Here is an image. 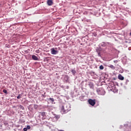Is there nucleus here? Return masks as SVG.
<instances>
[{
	"label": "nucleus",
	"instance_id": "nucleus-1",
	"mask_svg": "<svg viewBox=\"0 0 131 131\" xmlns=\"http://www.w3.org/2000/svg\"><path fill=\"white\" fill-rule=\"evenodd\" d=\"M60 108L61 109V113H63V114L68 113V112L71 110V107H70V105L67 103H63L60 105Z\"/></svg>",
	"mask_w": 131,
	"mask_h": 131
},
{
	"label": "nucleus",
	"instance_id": "nucleus-2",
	"mask_svg": "<svg viewBox=\"0 0 131 131\" xmlns=\"http://www.w3.org/2000/svg\"><path fill=\"white\" fill-rule=\"evenodd\" d=\"M96 92L99 95H100L101 96H104V95L106 94L105 90H104L103 88H98L97 89Z\"/></svg>",
	"mask_w": 131,
	"mask_h": 131
},
{
	"label": "nucleus",
	"instance_id": "nucleus-3",
	"mask_svg": "<svg viewBox=\"0 0 131 131\" xmlns=\"http://www.w3.org/2000/svg\"><path fill=\"white\" fill-rule=\"evenodd\" d=\"M89 103L90 105H91V106H95V104H96V100L95 99H89Z\"/></svg>",
	"mask_w": 131,
	"mask_h": 131
},
{
	"label": "nucleus",
	"instance_id": "nucleus-4",
	"mask_svg": "<svg viewBox=\"0 0 131 131\" xmlns=\"http://www.w3.org/2000/svg\"><path fill=\"white\" fill-rule=\"evenodd\" d=\"M52 55H57L58 54V51L55 50L54 48L51 50Z\"/></svg>",
	"mask_w": 131,
	"mask_h": 131
},
{
	"label": "nucleus",
	"instance_id": "nucleus-5",
	"mask_svg": "<svg viewBox=\"0 0 131 131\" xmlns=\"http://www.w3.org/2000/svg\"><path fill=\"white\" fill-rule=\"evenodd\" d=\"M102 51V49L101 48H97L96 49V52L98 53V55L99 57H101V52Z\"/></svg>",
	"mask_w": 131,
	"mask_h": 131
},
{
	"label": "nucleus",
	"instance_id": "nucleus-6",
	"mask_svg": "<svg viewBox=\"0 0 131 131\" xmlns=\"http://www.w3.org/2000/svg\"><path fill=\"white\" fill-rule=\"evenodd\" d=\"M118 78L120 80H123L124 79V77L123 76H122V75L121 74H119V75L118 76Z\"/></svg>",
	"mask_w": 131,
	"mask_h": 131
},
{
	"label": "nucleus",
	"instance_id": "nucleus-7",
	"mask_svg": "<svg viewBox=\"0 0 131 131\" xmlns=\"http://www.w3.org/2000/svg\"><path fill=\"white\" fill-rule=\"evenodd\" d=\"M88 85L90 86V89H94V83L90 82L88 84Z\"/></svg>",
	"mask_w": 131,
	"mask_h": 131
},
{
	"label": "nucleus",
	"instance_id": "nucleus-8",
	"mask_svg": "<svg viewBox=\"0 0 131 131\" xmlns=\"http://www.w3.org/2000/svg\"><path fill=\"white\" fill-rule=\"evenodd\" d=\"M107 45H109V42H101V47H106V46H107Z\"/></svg>",
	"mask_w": 131,
	"mask_h": 131
},
{
	"label": "nucleus",
	"instance_id": "nucleus-9",
	"mask_svg": "<svg viewBox=\"0 0 131 131\" xmlns=\"http://www.w3.org/2000/svg\"><path fill=\"white\" fill-rule=\"evenodd\" d=\"M32 58L33 60H34L35 61H37L38 60V57L35 55H32Z\"/></svg>",
	"mask_w": 131,
	"mask_h": 131
},
{
	"label": "nucleus",
	"instance_id": "nucleus-10",
	"mask_svg": "<svg viewBox=\"0 0 131 131\" xmlns=\"http://www.w3.org/2000/svg\"><path fill=\"white\" fill-rule=\"evenodd\" d=\"M47 4L48 5V6H52L53 5V1L48 0L47 1Z\"/></svg>",
	"mask_w": 131,
	"mask_h": 131
},
{
	"label": "nucleus",
	"instance_id": "nucleus-11",
	"mask_svg": "<svg viewBox=\"0 0 131 131\" xmlns=\"http://www.w3.org/2000/svg\"><path fill=\"white\" fill-rule=\"evenodd\" d=\"M69 79V77L68 75H65L64 77V80H65V81H68Z\"/></svg>",
	"mask_w": 131,
	"mask_h": 131
},
{
	"label": "nucleus",
	"instance_id": "nucleus-12",
	"mask_svg": "<svg viewBox=\"0 0 131 131\" xmlns=\"http://www.w3.org/2000/svg\"><path fill=\"white\" fill-rule=\"evenodd\" d=\"M21 129H22V127L19 126L14 129V131H21Z\"/></svg>",
	"mask_w": 131,
	"mask_h": 131
},
{
	"label": "nucleus",
	"instance_id": "nucleus-13",
	"mask_svg": "<svg viewBox=\"0 0 131 131\" xmlns=\"http://www.w3.org/2000/svg\"><path fill=\"white\" fill-rule=\"evenodd\" d=\"M108 67L110 68H111V69H112L113 70H114L115 69V67H114V66H113L112 64L108 66Z\"/></svg>",
	"mask_w": 131,
	"mask_h": 131
},
{
	"label": "nucleus",
	"instance_id": "nucleus-14",
	"mask_svg": "<svg viewBox=\"0 0 131 131\" xmlns=\"http://www.w3.org/2000/svg\"><path fill=\"white\" fill-rule=\"evenodd\" d=\"M48 100L51 102V103H54V102L55 101V99H54V98H49Z\"/></svg>",
	"mask_w": 131,
	"mask_h": 131
},
{
	"label": "nucleus",
	"instance_id": "nucleus-15",
	"mask_svg": "<svg viewBox=\"0 0 131 131\" xmlns=\"http://www.w3.org/2000/svg\"><path fill=\"white\" fill-rule=\"evenodd\" d=\"M54 118H55L56 120H58L60 118V115H56L55 116Z\"/></svg>",
	"mask_w": 131,
	"mask_h": 131
},
{
	"label": "nucleus",
	"instance_id": "nucleus-16",
	"mask_svg": "<svg viewBox=\"0 0 131 131\" xmlns=\"http://www.w3.org/2000/svg\"><path fill=\"white\" fill-rule=\"evenodd\" d=\"M71 72H72L73 75H75L76 73V71H75V70H71Z\"/></svg>",
	"mask_w": 131,
	"mask_h": 131
},
{
	"label": "nucleus",
	"instance_id": "nucleus-17",
	"mask_svg": "<svg viewBox=\"0 0 131 131\" xmlns=\"http://www.w3.org/2000/svg\"><path fill=\"white\" fill-rule=\"evenodd\" d=\"M23 95V93H21L20 94H19L18 96H17V99H21L22 98V96Z\"/></svg>",
	"mask_w": 131,
	"mask_h": 131
},
{
	"label": "nucleus",
	"instance_id": "nucleus-18",
	"mask_svg": "<svg viewBox=\"0 0 131 131\" xmlns=\"http://www.w3.org/2000/svg\"><path fill=\"white\" fill-rule=\"evenodd\" d=\"M40 113L41 116H42L43 117H45V116H46V112H40Z\"/></svg>",
	"mask_w": 131,
	"mask_h": 131
},
{
	"label": "nucleus",
	"instance_id": "nucleus-19",
	"mask_svg": "<svg viewBox=\"0 0 131 131\" xmlns=\"http://www.w3.org/2000/svg\"><path fill=\"white\" fill-rule=\"evenodd\" d=\"M4 124L5 125V126H9V123H8V122L7 121L4 122Z\"/></svg>",
	"mask_w": 131,
	"mask_h": 131
},
{
	"label": "nucleus",
	"instance_id": "nucleus-20",
	"mask_svg": "<svg viewBox=\"0 0 131 131\" xmlns=\"http://www.w3.org/2000/svg\"><path fill=\"white\" fill-rule=\"evenodd\" d=\"M99 69H100V70H103V69H104V66L103 65H101L99 67Z\"/></svg>",
	"mask_w": 131,
	"mask_h": 131
},
{
	"label": "nucleus",
	"instance_id": "nucleus-21",
	"mask_svg": "<svg viewBox=\"0 0 131 131\" xmlns=\"http://www.w3.org/2000/svg\"><path fill=\"white\" fill-rule=\"evenodd\" d=\"M46 97H47V96H46V92H45L44 94L41 95V97L42 98H46Z\"/></svg>",
	"mask_w": 131,
	"mask_h": 131
},
{
	"label": "nucleus",
	"instance_id": "nucleus-22",
	"mask_svg": "<svg viewBox=\"0 0 131 131\" xmlns=\"http://www.w3.org/2000/svg\"><path fill=\"white\" fill-rule=\"evenodd\" d=\"M128 82H129V80H128V79H126V81L125 82V84H127V83H128Z\"/></svg>",
	"mask_w": 131,
	"mask_h": 131
},
{
	"label": "nucleus",
	"instance_id": "nucleus-23",
	"mask_svg": "<svg viewBox=\"0 0 131 131\" xmlns=\"http://www.w3.org/2000/svg\"><path fill=\"white\" fill-rule=\"evenodd\" d=\"M3 92L5 94H7V93H8L7 91V90H6V89L3 90Z\"/></svg>",
	"mask_w": 131,
	"mask_h": 131
},
{
	"label": "nucleus",
	"instance_id": "nucleus-24",
	"mask_svg": "<svg viewBox=\"0 0 131 131\" xmlns=\"http://www.w3.org/2000/svg\"><path fill=\"white\" fill-rule=\"evenodd\" d=\"M30 128H31V127L30 126V125H28L27 126V129H30Z\"/></svg>",
	"mask_w": 131,
	"mask_h": 131
},
{
	"label": "nucleus",
	"instance_id": "nucleus-25",
	"mask_svg": "<svg viewBox=\"0 0 131 131\" xmlns=\"http://www.w3.org/2000/svg\"><path fill=\"white\" fill-rule=\"evenodd\" d=\"M38 106H37V105H36V104H35L34 105V108H35V109H37V107H38Z\"/></svg>",
	"mask_w": 131,
	"mask_h": 131
},
{
	"label": "nucleus",
	"instance_id": "nucleus-26",
	"mask_svg": "<svg viewBox=\"0 0 131 131\" xmlns=\"http://www.w3.org/2000/svg\"><path fill=\"white\" fill-rule=\"evenodd\" d=\"M83 14V15H88V11H84Z\"/></svg>",
	"mask_w": 131,
	"mask_h": 131
},
{
	"label": "nucleus",
	"instance_id": "nucleus-27",
	"mask_svg": "<svg viewBox=\"0 0 131 131\" xmlns=\"http://www.w3.org/2000/svg\"><path fill=\"white\" fill-rule=\"evenodd\" d=\"M45 61H47V62H49V57H46V58L45 59Z\"/></svg>",
	"mask_w": 131,
	"mask_h": 131
},
{
	"label": "nucleus",
	"instance_id": "nucleus-28",
	"mask_svg": "<svg viewBox=\"0 0 131 131\" xmlns=\"http://www.w3.org/2000/svg\"><path fill=\"white\" fill-rule=\"evenodd\" d=\"M20 108H21V109L23 110H24V107H23V106H22V105H20Z\"/></svg>",
	"mask_w": 131,
	"mask_h": 131
},
{
	"label": "nucleus",
	"instance_id": "nucleus-29",
	"mask_svg": "<svg viewBox=\"0 0 131 131\" xmlns=\"http://www.w3.org/2000/svg\"><path fill=\"white\" fill-rule=\"evenodd\" d=\"M27 127H25V128H24V131H27Z\"/></svg>",
	"mask_w": 131,
	"mask_h": 131
},
{
	"label": "nucleus",
	"instance_id": "nucleus-30",
	"mask_svg": "<svg viewBox=\"0 0 131 131\" xmlns=\"http://www.w3.org/2000/svg\"><path fill=\"white\" fill-rule=\"evenodd\" d=\"M123 125H120V128L121 129V128H123Z\"/></svg>",
	"mask_w": 131,
	"mask_h": 131
},
{
	"label": "nucleus",
	"instance_id": "nucleus-31",
	"mask_svg": "<svg viewBox=\"0 0 131 131\" xmlns=\"http://www.w3.org/2000/svg\"><path fill=\"white\" fill-rule=\"evenodd\" d=\"M114 63H117V62H118V61H117V60H114Z\"/></svg>",
	"mask_w": 131,
	"mask_h": 131
},
{
	"label": "nucleus",
	"instance_id": "nucleus-32",
	"mask_svg": "<svg viewBox=\"0 0 131 131\" xmlns=\"http://www.w3.org/2000/svg\"><path fill=\"white\" fill-rule=\"evenodd\" d=\"M113 89H115V85H114V84H113Z\"/></svg>",
	"mask_w": 131,
	"mask_h": 131
},
{
	"label": "nucleus",
	"instance_id": "nucleus-33",
	"mask_svg": "<svg viewBox=\"0 0 131 131\" xmlns=\"http://www.w3.org/2000/svg\"><path fill=\"white\" fill-rule=\"evenodd\" d=\"M58 131H64V130H62V129H58Z\"/></svg>",
	"mask_w": 131,
	"mask_h": 131
},
{
	"label": "nucleus",
	"instance_id": "nucleus-34",
	"mask_svg": "<svg viewBox=\"0 0 131 131\" xmlns=\"http://www.w3.org/2000/svg\"><path fill=\"white\" fill-rule=\"evenodd\" d=\"M124 126H127V124H124Z\"/></svg>",
	"mask_w": 131,
	"mask_h": 131
},
{
	"label": "nucleus",
	"instance_id": "nucleus-35",
	"mask_svg": "<svg viewBox=\"0 0 131 131\" xmlns=\"http://www.w3.org/2000/svg\"><path fill=\"white\" fill-rule=\"evenodd\" d=\"M39 51V50H36V53H37V51Z\"/></svg>",
	"mask_w": 131,
	"mask_h": 131
},
{
	"label": "nucleus",
	"instance_id": "nucleus-36",
	"mask_svg": "<svg viewBox=\"0 0 131 131\" xmlns=\"http://www.w3.org/2000/svg\"><path fill=\"white\" fill-rule=\"evenodd\" d=\"M130 36H131V32L129 33Z\"/></svg>",
	"mask_w": 131,
	"mask_h": 131
}]
</instances>
